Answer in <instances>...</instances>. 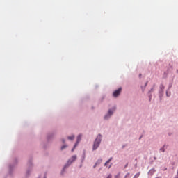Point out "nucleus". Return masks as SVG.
Returning a JSON list of instances; mask_svg holds the SVG:
<instances>
[{"instance_id":"nucleus-1","label":"nucleus","mask_w":178,"mask_h":178,"mask_svg":"<svg viewBox=\"0 0 178 178\" xmlns=\"http://www.w3.org/2000/svg\"><path fill=\"white\" fill-rule=\"evenodd\" d=\"M99 144H101V135H99L96 138L94 145H93V151H95L99 147Z\"/></svg>"},{"instance_id":"nucleus-2","label":"nucleus","mask_w":178,"mask_h":178,"mask_svg":"<svg viewBox=\"0 0 178 178\" xmlns=\"http://www.w3.org/2000/svg\"><path fill=\"white\" fill-rule=\"evenodd\" d=\"M76 159H77V156H76V155L72 156V158L68 161L67 165H65L64 169H66V168H67V166H69V165H71L72 162H74V161H76Z\"/></svg>"},{"instance_id":"nucleus-3","label":"nucleus","mask_w":178,"mask_h":178,"mask_svg":"<svg viewBox=\"0 0 178 178\" xmlns=\"http://www.w3.org/2000/svg\"><path fill=\"white\" fill-rule=\"evenodd\" d=\"M81 137H83V135L78 136L76 143H75L73 149H72V152H73V151H74V149L76 148V147H77V145H79V143H80V141H81Z\"/></svg>"},{"instance_id":"nucleus-4","label":"nucleus","mask_w":178,"mask_h":178,"mask_svg":"<svg viewBox=\"0 0 178 178\" xmlns=\"http://www.w3.org/2000/svg\"><path fill=\"white\" fill-rule=\"evenodd\" d=\"M120 92H122V88H118L117 90H115L113 93V97H119L120 95Z\"/></svg>"},{"instance_id":"nucleus-5","label":"nucleus","mask_w":178,"mask_h":178,"mask_svg":"<svg viewBox=\"0 0 178 178\" xmlns=\"http://www.w3.org/2000/svg\"><path fill=\"white\" fill-rule=\"evenodd\" d=\"M113 115V111H112L111 109L108 110V114L104 116V119H108V118H111Z\"/></svg>"},{"instance_id":"nucleus-6","label":"nucleus","mask_w":178,"mask_h":178,"mask_svg":"<svg viewBox=\"0 0 178 178\" xmlns=\"http://www.w3.org/2000/svg\"><path fill=\"white\" fill-rule=\"evenodd\" d=\"M154 173H155V169H152L149 171V175L150 176H152V175H154Z\"/></svg>"},{"instance_id":"nucleus-7","label":"nucleus","mask_w":178,"mask_h":178,"mask_svg":"<svg viewBox=\"0 0 178 178\" xmlns=\"http://www.w3.org/2000/svg\"><path fill=\"white\" fill-rule=\"evenodd\" d=\"M112 161V157H111L104 164V166H108V163H109Z\"/></svg>"},{"instance_id":"nucleus-8","label":"nucleus","mask_w":178,"mask_h":178,"mask_svg":"<svg viewBox=\"0 0 178 178\" xmlns=\"http://www.w3.org/2000/svg\"><path fill=\"white\" fill-rule=\"evenodd\" d=\"M68 140H74V136H69Z\"/></svg>"},{"instance_id":"nucleus-9","label":"nucleus","mask_w":178,"mask_h":178,"mask_svg":"<svg viewBox=\"0 0 178 178\" xmlns=\"http://www.w3.org/2000/svg\"><path fill=\"white\" fill-rule=\"evenodd\" d=\"M160 88H161V90H165V86H163V84H161Z\"/></svg>"},{"instance_id":"nucleus-10","label":"nucleus","mask_w":178,"mask_h":178,"mask_svg":"<svg viewBox=\"0 0 178 178\" xmlns=\"http://www.w3.org/2000/svg\"><path fill=\"white\" fill-rule=\"evenodd\" d=\"M166 95H167L168 97H169V96L170 95V92L167 91V92H166Z\"/></svg>"},{"instance_id":"nucleus-11","label":"nucleus","mask_w":178,"mask_h":178,"mask_svg":"<svg viewBox=\"0 0 178 178\" xmlns=\"http://www.w3.org/2000/svg\"><path fill=\"white\" fill-rule=\"evenodd\" d=\"M66 147H67V145H63L62 147H61V149L63 150L65 149V148H66Z\"/></svg>"},{"instance_id":"nucleus-12","label":"nucleus","mask_w":178,"mask_h":178,"mask_svg":"<svg viewBox=\"0 0 178 178\" xmlns=\"http://www.w3.org/2000/svg\"><path fill=\"white\" fill-rule=\"evenodd\" d=\"M160 151H162V152H165V149H163V148L160 149Z\"/></svg>"},{"instance_id":"nucleus-13","label":"nucleus","mask_w":178,"mask_h":178,"mask_svg":"<svg viewBox=\"0 0 178 178\" xmlns=\"http://www.w3.org/2000/svg\"><path fill=\"white\" fill-rule=\"evenodd\" d=\"M106 178H112V175H108V177Z\"/></svg>"},{"instance_id":"nucleus-14","label":"nucleus","mask_w":178,"mask_h":178,"mask_svg":"<svg viewBox=\"0 0 178 178\" xmlns=\"http://www.w3.org/2000/svg\"><path fill=\"white\" fill-rule=\"evenodd\" d=\"M175 178H178V170H177V177Z\"/></svg>"},{"instance_id":"nucleus-15","label":"nucleus","mask_w":178,"mask_h":178,"mask_svg":"<svg viewBox=\"0 0 178 178\" xmlns=\"http://www.w3.org/2000/svg\"><path fill=\"white\" fill-rule=\"evenodd\" d=\"M96 166H97V163L94 165V168H96Z\"/></svg>"},{"instance_id":"nucleus-16","label":"nucleus","mask_w":178,"mask_h":178,"mask_svg":"<svg viewBox=\"0 0 178 178\" xmlns=\"http://www.w3.org/2000/svg\"><path fill=\"white\" fill-rule=\"evenodd\" d=\"M96 166H97V163L94 165V168H96Z\"/></svg>"},{"instance_id":"nucleus-17","label":"nucleus","mask_w":178,"mask_h":178,"mask_svg":"<svg viewBox=\"0 0 178 178\" xmlns=\"http://www.w3.org/2000/svg\"><path fill=\"white\" fill-rule=\"evenodd\" d=\"M113 109V111H115L116 109V108L114 107Z\"/></svg>"},{"instance_id":"nucleus-18","label":"nucleus","mask_w":178,"mask_h":178,"mask_svg":"<svg viewBox=\"0 0 178 178\" xmlns=\"http://www.w3.org/2000/svg\"><path fill=\"white\" fill-rule=\"evenodd\" d=\"M139 77H141V74H139Z\"/></svg>"},{"instance_id":"nucleus-19","label":"nucleus","mask_w":178,"mask_h":178,"mask_svg":"<svg viewBox=\"0 0 178 178\" xmlns=\"http://www.w3.org/2000/svg\"><path fill=\"white\" fill-rule=\"evenodd\" d=\"M63 143H65V140H63Z\"/></svg>"},{"instance_id":"nucleus-20","label":"nucleus","mask_w":178,"mask_h":178,"mask_svg":"<svg viewBox=\"0 0 178 178\" xmlns=\"http://www.w3.org/2000/svg\"><path fill=\"white\" fill-rule=\"evenodd\" d=\"M111 168V165L108 167V169H110Z\"/></svg>"}]
</instances>
